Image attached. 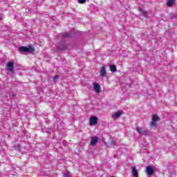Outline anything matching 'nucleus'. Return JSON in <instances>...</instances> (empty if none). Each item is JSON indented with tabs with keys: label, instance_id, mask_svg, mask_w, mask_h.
Here are the masks:
<instances>
[{
	"label": "nucleus",
	"instance_id": "f257e3e1",
	"mask_svg": "<svg viewBox=\"0 0 177 177\" xmlns=\"http://www.w3.org/2000/svg\"><path fill=\"white\" fill-rule=\"evenodd\" d=\"M19 50H21V52H25L26 53H34V48H32V46L30 45L28 47L26 46H21L19 47Z\"/></svg>",
	"mask_w": 177,
	"mask_h": 177
},
{
	"label": "nucleus",
	"instance_id": "f03ea898",
	"mask_svg": "<svg viewBox=\"0 0 177 177\" xmlns=\"http://www.w3.org/2000/svg\"><path fill=\"white\" fill-rule=\"evenodd\" d=\"M136 131L140 135H145V136H149V131L145 128L138 127H136Z\"/></svg>",
	"mask_w": 177,
	"mask_h": 177
},
{
	"label": "nucleus",
	"instance_id": "7ed1b4c3",
	"mask_svg": "<svg viewBox=\"0 0 177 177\" xmlns=\"http://www.w3.org/2000/svg\"><path fill=\"white\" fill-rule=\"evenodd\" d=\"M160 120V118L157 115H153L152 121L151 122V128H154V127H157V121Z\"/></svg>",
	"mask_w": 177,
	"mask_h": 177
},
{
	"label": "nucleus",
	"instance_id": "20e7f679",
	"mask_svg": "<svg viewBox=\"0 0 177 177\" xmlns=\"http://www.w3.org/2000/svg\"><path fill=\"white\" fill-rule=\"evenodd\" d=\"M6 67L9 73H11V74H15V64H13V62H8L6 64Z\"/></svg>",
	"mask_w": 177,
	"mask_h": 177
},
{
	"label": "nucleus",
	"instance_id": "39448f33",
	"mask_svg": "<svg viewBox=\"0 0 177 177\" xmlns=\"http://www.w3.org/2000/svg\"><path fill=\"white\" fill-rule=\"evenodd\" d=\"M146 174L148 175V176H152V175H154V168L151 166L147 167Z\"/></svg>",
	"mask_w": 177,
	"mask_h": 177
},
{
	"label": "nucleus",
	"instance_id": "423d86ee",
	"mask_svg": "<svg viewBox=\"0 0 177 177\" xmlns=\"http://www.w3.org/2000/svg\"><path fill=\"white\" fill-rule=\"evenodd\" d=\"M122 114H124L123 111H118L117 112H115L114 114L112 115V118H113L114 120H117V118H120V117H121Z\"/></svg>",
	"mask_w": 177,
	"mask_h": 177
},
{
	"label": "nucleus",
	"instance_id": "0eeeda50",
	"mask_svg": "<svg viewBox=\"0 0 177 177\" xmlns=\"http://www.w3.org/2000/svg\"><path fill=\"white\" fill-rule=\"evenodd\" d=\"M89 124L91 127H93L97 124V118L96 116H93L90 118V122Z\"/></svg>",
	"mask_w": 177,
	"mask_h": 177
},
{
	"label": "nucleus",
	"instance_id": "6e6552de",
	"mask_svg": "<svg viewBox=\"0 0 177 177\" xmlns=\"http://www.w3.org/2000/svg\"><path fill=\"white\" fill-rule=\"evenodd\" d=\"M99 142V137L97 136H94L91 138V146H96V144Z\"/></svg>",
	"mask_w": 177,
	"mask_h": 177
},
{
	"label": "nucleus",
	"instance_id": "1a4fd4ad",
	"mask_svg": "<svg viewBox=\"0 0 177 177\" xmlns=\"http://www.w3.org/2000/svg\"><path fill=\"white\" fill-rule=\"evenodd\" d=\"M93 89L97 93H100L101 92L100 85L98 83L93 84Z\"/></svg>",
	"mask_w": 177,
	"mask_h": 177
},
{
	"label": "nucleus",
	"instance_id": "9d476101",
	"mask_svg": "<svg viewBox=\"0 0 177 177\" xmlns=\"http://www.w3.org/2000/svg\"><path fill=\"white\" fill-rule=\"evenodd\" d=\"M100 77H104L106 75V67L105 66H102L100 69Z\"/></svg>",
	"mask_w": 177,
	"mask_h": 177
},
{
	"label": "nucleus",
	"instance_id": "9b49d317",
	"mask_svg": "<svg viewBox=\"0 0 177 177\" xmlns=\"http://www.w3.org/2000/svg\"><path fill=\"white\" fill-rule=\"evenodd\" d=\"M175 2H176V0H168L167 2V6L169 8H171L173 5H175Z\"/></svg>",
	"mask_w": 177,
	"mask_h": 177
},
{
	"label": "nucleus",
	"instance_id": "f8f14e48",
	"mask_svg": "<svg viewBox=\"0 0 177 177\" xmlns=\"http://www.w3.org/2000/svg\"><path fill=\"white\" fill-rule=\"evenodd\" d=\"M139 12L142 16H144L145 17H147V11L142 8H139Z\"/></svg>",
	"mask_w": 177,
	"mask_h": 177
},
{
	"label": "nucleus",
	"instance_id": "ddd939ff",
	"mask_svg": "<svg viewBox=\"0 0 177 177\" xmlns=\"http://www.w3.org/2000/svg\"><path fill=\"white\" fill-rule=\"evenodd\" d=\"M132 174L134 177H138V169L135 166L132 167Z\"/></svg>",
	"mask_w": 177,
	"mask_h": 177
},
{
	"label": "nucleus",
	"instance_id": "4468645a",
	"mask_svg": "<svg viewBox=\"0 0 177 177\" xmlns=\"http://www.w3.org/2000/svg\"><path fill=\"white\" fill-rule=\"evenodd\" d=\"M110 70L112 73H117V66L115 65H110Z\"/></svg>",
	"mask_w": 177,
	"mask_h": 177
},
{
	"label": "nucleus",
	"instance_id": "2eb2a0df",
	"mask_svg": "<svg viewBox=\"0 0 177 177\" xmlns=\"http://www.w3.org/2000/svg\"><path fill=\"white\" fill-rule=\"evenodd\" d=\"M57 48L59 49V50H66V49H67V46L63 44L62 46H57Z\"/></svg>",
	"mask_w": 177,
	"mask_h": 177
},
{
	"label": "nucleus",
	"instance_id": "dca6fc26",
	"mask_svg": "<svg viewBox=\"0 0 177 177\" xmlns=\"http://www.w3.org/2000/svg\"><path fill=\"white\" fill-rule=\"evenodd\" d=\"M64 177H71V173L68 171H65L64 172Z\"/></svg>",
	"mask_w": 177,
	"mask_h": 177
},
{
	"label": "nucleus",
	"instance_id": "f3484780",
	"mask_svg": "<svg viewBox=\"0 0 177 177\" xmlns=\"http://www.w3.org/2000/svg\"><path fill=\"white\" fill-rule=\"evenodd\" d=\"M71 36V35L70 33H63L62 34V37L63 38H68Z\"/></svg>",
	"mask_w": 177,
	"mask_h": 177
},
{
	"label": "nucleus",
	"instance_id": "a211bd4d",
	"mask_svg": "<svg viewBox=\"0 0 177 177\" xmlns=\"http://www.w3.org/2000/svg\"><path fill=\"white\" fill-rule=\"evenodd\" d=\"M78 2L80 3H85L86 2V0H78Z\"/></svg>",
	"mask_w": 177,
	"mask_h": 177
},
{
	"label": "nucleus",
	"instance_id": "6ab92c4d",
	"mask_svg": "<svg viewBox=\"0 0 177 177\" xmlns=\"http://www.w3.org/2000/svg\"><path fill=\"white\" fill-rule=\"evenodd\" d=\"M56 80H59V76L56 75L54 77V81H56Z\"/></svg>",
	"mask_w": 177,
	"mask_h": 177
},
{
	"label": "nucleus",
	"instance_id": "aec40b11",
	"mask_svg": "<svg viewBox=\"0 0 177 177\" xmlns=\"http://www.w3.org/2000/svg\"><path fill=\"white\" fill-rule=\"evenodd\" d=\"M111 145H115V141H112Z\"/></svg>",
	"mask_w": 177,
	"mask_h": 177
}]
</instances>
